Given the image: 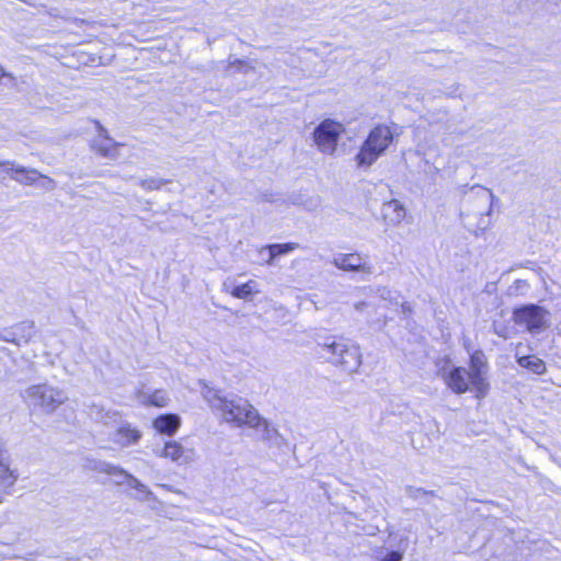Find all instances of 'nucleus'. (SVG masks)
Segmentation results:
<instances>
[{"label":"nucleus","instance_id":"f257e3e1","mask_svg":"<svg viewBox=\"0 0 561 561\" xmlns=\"http://www.w3.org/2000/svg\"><path fill=\"white\" fill-rule=\"evenodd\" d=\"M489 363L484 353L480 350L472 352L469 356V370L461 366L453 367L442 377L446 386L456 394H463L472 391L477 399H483L490 391L488 380Z\"/></svg>","mask_w":561,"mask_h":561},{"label":"nucleus","instance_id":"f03ea898","mask_svg":"<svg viewBox=\"0 0 561 561\" xmlns=\"http://www.w3.org/2000/svg\"><path fill=\"white\" fill-rule=\"evenodd\" d=\"M398 135L397 125L393 123H379L374 125L369 129L354 157L356 167L359 169L370 168L387 152Z\"/></svg>","mask_w":561,"mask_h":561},{"label":"nucleus","instance_id":"7ed1b4c3","mask_svg":"<svg viewBox=\"0 0 561 561\" xmlns=\"http://www.w3.org/2000/svg\"><path fill=\"white\" fill-rule=\"evenodd\" d=\"M322 348L330 354V360L334 366L348 373L356 371L362 364L358 346L344 336L333 337L331 342H325Z\"/></svg>","mask_w":561,"mask_h":561},{"label":"nucleus","instance_id":"20e7f679","mask_svg":"<svg viewBox=\"0 0 561 561\" xmlns=\"http://www.w3.org/2000/svg\"><path fill=\"white\" fill-rule=\"evenodd\" d=\"M220 409L229 422L240 427L249 426L254 430L268 431V422L248 402L242 404L233 400H222Z\"/></svg>","mask_w":561,"mask_h":561},{"label":"nucleus","instance_id":"39448f33","mask_svg":"<svg viewBox=\"0 0 561 561\" xmlns=\"http://www.w3.org/2000/svg\"><path fill=\"white\" fill-rule=\"evenodd\" d=\"M345 133L346 128L343 123L332 118H324L314 128L312 139L321 153L333 156L337 151L341 137Z\"/></svg>","mask_w":561,"mask_h":561},{"label":"nucleus","instance_id":"423d86ee","mask_svg":"<svg viewBox=\"0 0 561 561\" xmlns=\"http://www.w3.org/2000/svg\"><path fill=\"white\" fill-rule=\"evenodd\" d=\"M548 317L549 311L535 304L517 307L512 313L514 323L531 333L545 330L548 327Z\"/></svg>","mask_w":561,"mask_h":561},{"label":"nucleus","instance_id":"0eeeda50","mask_svg":"<svg viewBox=\"0 0 561 561\" xmlns=\"http://www.w3.org/2000/svg\"><path fill=\"white\" fill-rule=\"evenodd\" d=\"M334 265L347 272L369 273L370 267L367 265L365 257L359 252L341 253L333 260Z\"/></svg>","mask_w":561,"mask_h":561},{"label":"nucleus","instance_id":"6e6552de","mask_svg":"<svg viewBox=\"0 0 561 561\" xmlns=\"http://www.w3.org/2000/svg\"><path fill=\"white\" fill-rule=\"evenodd\" d=\"M7 173L9 174V176L12 180L16 181L18 183H20L22 185H26V186L34 185L42 179L48 181L49 183H54V181L50 178H48L45 174H42L37 170L28 169V168L21 167V165L11 167V168L7 169Z\"/></svg>","mask_w":561,"mask_h":561},{"label":"nucleus","instance_id":"1a4fd4ad","mask_svg":"<svg viewBox=\"0 0 561 561\" xmlns=\"http://www.w3.org/2000/svg\"><path fill=\"white\" fill-rule=\"evenodd\" d=\"M32 394L41 398V405L48 409L49 411L55 410L62 403L59 392L45 386H34L32 388Z\"/></svg>","mask_w":561,"mask_h":561},{"label":"nucleus","instance_id":"9d476101","mask_svg":"<svg viewBox=\"0 0 561 561\" xmlns=\"http://www.w3.org/2000/svg\"><path fill=\"white\" fill-rule=\"evenodd\" d=\"M152 425L158 433L172 436L179 430L181 421L176 414L167 413L157 416Z\"/></svg>","mask_w":561,"mask_h":561},{"label":"nucleus","instance_id":"9b49d317","mask_svg":"<svg viewBox=\"0 0 561 561\" xmlns=\"http://www.w3.org/2000/svg\"><path fill=\"white\" fill-rule=\"evenodd\" d=\"M122 144L114 141L108 136H105L99 141H94L91 146L93 152L102 158L116 159L118 157V149Z\"/></svg>","mask_w":561,"mask_h":561},{"label":"nucleus","instance_id":"f8f14e48","mask_svg":"<svg viewBox=\"0 0 561 561\" xmlns=\"http://www.w3.org/2000/svg\"><path fill=\"white\" fill-rule=\"evenodd\" d=\"M517 363L520 367L536 374L543 375L547 371L546 363L535 355H524L517 358Z\"/></svg>","mask_w":561,"mask_h":561},{"label":"nucleus","instance_id":"ddd939ff","mask_svg":"<svg viewBox=\"0 0 561 561\" xmlns=\"http://www.w3.org/2000/svg\"><path fill=\"white\" fill-rule=\"evenodd\" d=\"M162 456L172 461L186 460L184 447L176 440H169L164 444Z\"/></svg>","mask_w":561,"mask_h":561},{"label":"nucleus","instance_id":"4468645a","mask_svg":"<svg viewBox=\"0 0 561 561\" xmlns=\"http://www.w3.org/2000/svg\"><path fill=\"white\" fill-rule=\"evenodd\" d=\"M18 473L15 470L10 469L0 457V488L10 489L14 485L18 480Z\"/></svg>","mask_w":561,"mask_h":561},{"label":"nucleus","instance_id":"2eb2a0df","mask_svg":"<svg viewBox=\"0 0 561 561\" xmlns=\"http://www.w3.org/2000/svg\"><path fill=\"white\" fill-rule=\"evenodd\" d=\"M168 403L169 398L161 389L153 390L142 400L145 407L164 408Z\"/></svg>","mask_w":561,"mask_h":561},{"label":"nucleus","instance_id":"dca6fc26","mask_svg":"<svg viewBox=\"0 0 561 561\" xmlns=\"http://www.w3.org/2000/svg\"><path fill=\"white\" fill-rule=\"evenodd\" d=\"M298 248H299V244L296 242L268 244L267 245V250L270 252L268 263H271L275 257L290 253Z\"/></svg>","mask_w":561,"mask_h":561},{"label":"nucleus","instance_id":"f3484780","mask_svg":"<svg viewBox=\"0 0 561 561\" xmlns=\"http://www.w3.org/2000/svg\"><path fill=\"white\" fill-rule=\"evenodd\" d=\"M117 435L121 438L122 444L130 445L137 443L141 434L137 428L130 427L129 425H123L117 430Z\"/></svg>","mask_w":561,"mask_h":561},{"label":"nucleus","instance_id":"a211bd4d","mask_svg":"<svg viewBox=\"0 0 561 561\" xmlns=\"http://www.w3.org/2000/svg\"><path fill=\"white\" fill-rule=\"evenodd\" d=\"M255 283L254 280H248L241 285L234 286L230 294L234 298L247 299L251 297L255 293Z\"/></svg>","mask_w":561,"mask_h":561},{"label":"nucleus","instance_id":"6ab92c4d","mask_svg":"<svg viewBox=\"0 0 561 561\" xmlns=\"http://www.w3.org/2000/svg\"><path fill=\"white\" fill-rule=\"evenodd\" d=\"M387 210H391L396 214L394 220L397 222H400L407 216L405 208L397 199H391L390 202L387 203Z\"/></svg>","mask_w":561,"mask_h":561},{"label":"nucleus","instance_id":"aec40b11","mask_svg":"<svg viewBox=\"0 0 561 561\" xmlns=\"http://www.w3.org/2000/svg\"><path fill=\"white\" fill-rule=\"evenodd\" d=\"M141 185L147 190H157L162 185L161 181H156L153 179L142 181Z\"/></svg>","mask_w":561,"mask_h":561},{"label":"nucleus","instance_id":"412c9836","mask_svg":"<svg viewBox=\"0 0 561 561\" xmlns=\"http://www.w3.org/2000/svg\"><path fill=\"white\" fill-rule=\"evenodd\" d=\"M381 561H402V553L399 551H390Z\"/></svg>","mask_w":561,"mask_h":561},{"label":"nucleus","instance_id":"4be33fe9","mask_svg":"<svg viewBox=\"0 0 561 561\" xmlns=\"http://www.w3.org/2000/svg\"><path fill=\"white\" fill-rule=\"evenodd\" d=\"M247 66V62L242 59H234L229 62V68L241 69Z\"/></svg>","mask_w":561,"mask_h":561},{"label":"nucleus","instance_id":"5701e85b","mask_svg":"<svg viewBox=\"0 0 561 561\" xmlns=\"http://www.w3.org/2000/svg\"><path fill=\"white\" fill-rule=\"evenodd\" d=\"M8 78L10 81H14V77L11 73L5 72L2 68H0V79Z\"/></svg>","mask_w":561,"mask_h":561},{"label":"nucleus","instance_id":"b1692460","mask_svg":"<svg viewBox=\"0 0 561 561\" xmlns=\"http://www.w3.org/2000/svg\"><path fill=\"white\" fill-rule=\"evenodd\" d=\"M8 164H9V162H8V161L0 162V165H1V167L8 165Z\"/></svg>","mask_w":561,"mask_h":561}]
</instances>
